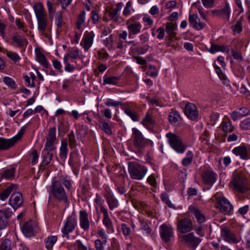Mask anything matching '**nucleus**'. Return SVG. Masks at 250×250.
Here are the masks:
<instances>
[{
	"label": "nucleus",
	"mask_w": 250,
	"mask_h": 250,
	"mask_svg": "<svg viewBox=\"0 0 250 250\" xmlns=\"http://www.w3.org/2000/svg\"><path fill=\"white\" fill-rule=\"evenodd\" d=\"M33 9L37 20L38 29L42 35H44L47 28V19L42 3L36 2Z\"/></svg>",
	"instance_id": "obj_1"
},
{
	"label": "nucleus",
	"mask_w": 250,
	"mask_h": 250,
	"mask_svg": "<svg viewBox=\"0 0 250 250\" xmlns=\"http://www.w3.org/2000/svg\"><path fill=\"white\" fill-rule=\"evenodd\" d=\"M50 188L53 198L58 202H63L65 208L68 207L70 203L68 194L61 185V182L59 181H53Z\"/></svg>",
	"instance_id": "obj_2"
},
{
	"label": "nucleus",
	"mask_w": 250,
	"mask_h": 250,
	"mask_svg": "<svg viewBox=\"0 0 250 250\" xmlns=\"http://www.w3.org/2000/svg\"><path fill=\"white\" fill-rule=\"evenodd\" d=\"M104 200L99 194H96V198L94 199V206L98 214L97 221H98L99 218L98 209H100L101 212L103 213V223L104 225L107 229L113 231V224L111 219L109 218L107 209L104 207Z\"/></svg>",
	"instance_id": "obj_3"
},
{
	"label": "nucleus",
	"mask_w": 250,
	"mask_h": 250,
	"mask_svg": "<svg viewBox=\"0 0 250 250\" xmlns=\"http://www.w3.org/2000/svg\"><path fill=\"white\" fill-rule=\"evenodd\" d=\"M128 172L130 178L134 180H142L147 172V168L135 162L128 163Z\"/></svg>",
	"instance_id": "obj_4"
},
{
	"label": "nucleus",
	"mask_w": 250,
	"mask_h": 250,
	"mask_svg": "<svg viewBox=\"0 0 250 250\" xmlns=\"http://www.w3.org/2000/svg\"><path fill=\"white\" fill-rule=\"evenodd\" d=\"M166 137L168 140V143L170 146L177 152L183 153L187 148L182 143L181 138L175 134L169 132L166 134Z\"/></svg>",
	"instance_id": "obj_5"
},
{
	"label": "nucleus",
	"mask_w": 250,
	"mask_h": 250,
	"mask_svg": "<svg viewBox=\"0 0 250 250\" xmlns=\"http://www.w3.org/2000/svg\"><path fill=\"white\" fill-rule=\"evenodd\" d=\"M216 208L224 214H229L233 209V207L230 202L225 197L215 194Z\"/></svg>",
	"instance_id": "obj_6"
},
{
	"label": "nucleus",
	"mask_w": 250,
	"mask_h": 250,
	"mask_svg": "<svg viewBox=\"0 0 250 250\" xmlns=\"http://www.w3.org/2000/svg\"><path fill=\"white\" fill-rule=\"evenodd\" d=\"M179 239L188 248L191 249H196L201 243L202 239L196 237L193 232H190L184 235H179Z\"/></svg>",
	"instance_id": "obj_7"
},
{
	"label": "nucleus",
	"mask_w": 250,
	"mask_h": 250,
	"mask_svg": "<svg viewBox=\"0 0 250 250\" xmlns=\"http://www.w3.org/2000/svg\"><path fill=\"white\" fill-rule=\"evenodd\" d=\"M77 225V221L76 214H72L71 215L68 216L62 229V232L63 234V237L66 236L67 238L69 239V234L75 229Z\"/></svg>",
	"instance_id": "obj_8"
},
{
	"label": "nucleus",
	"mask_w": 250,
	"mask_h": 250,
	"mask_svg": "<svg viewBox=\"0 0 250 250\" xmlns=\"http://www.w3.org/2000/svg\"><path fill=\"white\" fill-rule=\"evenodd\" d=\"M193 229V222L190 218L180 219L177 224V230L181 234L188 233Z\"/></svg>",
	"instance_id": "obj_9"
},
{
	"label": "nucleus",
	"mask_w": 250,
	"mask_h": 250,
	"mask_svg": "<svg viewBox=\"0 0 250 250\" xmlns=\"http://www.w3.org/2000/svg\"><path fill=\"white\" fill-rule=\"evenodd\" d=\"M132 136L134 146L139 149L144 148L148 142V140L143 137L141 131L136 128L132 129Z\"/></svg>",
	"instance_id": "obj_10"
},
{
	"label": "nucleus",
	"mask_w": 250,
	"mask_h": 250,
	"mask_svg": "<svg viewBox=\"0 0 250 250\" xmlns=\"http://www.w3.org/2000/svg\"><path fill=\"white\" fill-rule=\"evenodd\" d=\"M12 215L13 211L10 208L0 210V229H3L7 227L9 219Z\"/></svg>",
	"instance_id": "obj_11"
},
{
	"label": "nucleus",
	"mask_w": 250,
	"mask_h": 250,
	"mask_svg": "<svg viewBox=\"0 0 250 250\" xmlns=\"http://www.w3.org/2000/svg\"><path fill=\"white\" fill-rule=\"evenodd\" d=\"M37 223L35 221L30 220L25 222L22 227V231L27 237H31L35 235V229Z\"/></svg>",
	"instance_id": "obj_12"
},
{
	"label": "nucleus",
	"mask_w": 250,
	"mask_h": 250,
	"mask_svg": "<svg viewBox=\"0 0 250 250\" xmlns=\"http://www.w3.org/2000/svg\"><path fill=\"white\" fill-rule=\"evenodd\" d=\"M185 114L187 117L192 121L197 120L198 118V111L196 105L190 103H188L185 106Z\"/></svg>",
	"instance_id": "obj_13"
},
{
	"label": "nucleus",
	"mask_w": 250,
	"mask_h": 250,
	"mask_svg": "<svg viewBox=\"0 0 250 250\" xmlns=\"http://www.w3.org/2000/svg\"><path fill=\"white\" fill-rule=\"evenodd\" d=\"M160 232L162 240L167 243L168 242L173 236L172 228L166 224H163L160 226Z\"/></svg>",
	"instance_id": "obj_14"
},
{
	"label": "nucleus",
	"mask_w": 250,
	"mask_h": 250,
	"mask_svg": "<svg viewBox=\"0 0 250 250\" xmlns=\"http://www.w3.org/2000/svg\"><path fill=\"white\" fill-rule=\"evenodd\" d=\"M217 177V174L210 170L205 171L202 175L204 182L209 186H212L215 183Z\"/></svg>",
	"instance_id": "obj_15"
},
{
	"label": "nucleus",
	"mask_w": 250,
	"mask_h": 250,
	"mask_svg": "<svg viewBox=\"0 0 250 250\" xmlns=\"http://www.w3.org/2000/svg\"><path fill=\"white\" fill-rule=\"evenodd\" d=\"M90 221L88 219V214L85 210L80 211V225L84 230H88L90 227Z\"/></svg>",
	"instance_id": "obj_16"
},
{
	"label": "nucleus",
	"mask_w": 250,
	"mask_h": 250,
	"mask_svg": "<svg viewBox=\"0 0 250 250\" xmlns=\"http://www.w3.org/2000/svg\"><path fill=\"white\" fill-rule=\"evenodd\" d=\"M23 200L22 194L19 192L13 193L9 199L10 205L14 208H17L23 204Z\"/></svg>",
	"instance_id": "obj_17"
},
{
	"label": "nucleus",
	"mask_w": 250,
	"mask_h": 250,
	"mask_svg": "<svg viewBox=\"0 0 250 250\" xmlns=\"http://www.w3.org/2000/svg\"><path fill=\"white\" fill-rule=\"evenodd\" d=\"M189 22L190 25L193 28L197 30H201L203 29L205 25V23L201 22L198 18V15L195 14L189 15Z\"/></svg>",
	"instance_id": "obj_18"
},
{
	"label": "nucleus",
	"mask_w": 250,
	"mask_h": 250,
	"mask_svg": "<svg viewBox=\"0 0 250 250\" xmlns=\"http://www.w3.org/2000/svg\"><path fill=\"white\" fill-rule=\"evenodd\" d=\"M232 152L236 156H240V158L243 160H248L250 158L248 151V149L244 146H240L234 147L232 150Z\"/></svg>",
	"instance_id": "obj_19"
},
{
	"label": "nucleus",
	"mask_w": 250,
	"mask_h": 250,
	"mask_svg": "<svg viewBox=\"0 0 250 250\" xmlns=\"http://www.w3.org/2000/svg\"><path fill=\"white\" fill-rule=\"evenodd\" d=\"M221 235L224 240L229 243H236L237 240L234 233L227 227H223L221 229Z\"/></svg>",
	"instance_id": "obj_20"
},
{
	"label": "nucleus",
	"mask_w": 250,
	"mask_h": 250,
	"mask_svg": "<svg viewBox=\"0 0 250 250\" xmlns=\"http://www.w3.org/2000/svg\"><path fill=\"white\" fill-rule=\"evenodd\" d=\"M232 184L235 189L238 191L245 192L247 190L244 180L240 176H236L233 179Z\"/></svg>",
	"instance_id": "obj_21"
},
{
	"label": "nucleus",
	"mask_w": 250,
	"mask_h": 250,
	"mask_svg": "<svg viewBox=\"0 0 250 250\" xmlns=\"http://www.w3.org/2000/svg\"><path fill=\"white\" fill-rule=\"evenodd\" d=\"M127 29L129 32V37L131 38V36L133 35L139 34L141 32L142 29V25L139 22H136L133 23H128Z\"/></svg>",
	"instance_id": "obj_22"
},
{
	"label": "nucleus",
	"mask_w": 250,
	"mask_h": 250,
	"mask_svg": "<svg viewBox=\"0 0 250 250\" xmlns=\"http://www.w3.org/2000/svg\"><path fill=\"white\" fill-rule=\"evenodd\" d=\"M35 54L36 60L38 61V62L43 67L47 68L48 66V62L47 60L41 50V48H35Z\"/></svg>",
	"instance_id": "obj_23"
},
{
	"label": "nucleus",
	"mask_w": 250,
	"mask_h": 250,
	"mask_svg": "<svg viewBox=\"0 0 250 250\" xmlns=\"http://www.w3.org/2000/svg\"><path fill=\"white\" fill-rule=\"evenodd\" d=\"M94 34L93 32H86L83 35L81 45H84V47H90L93 41Z\"/></svg>",
	"instance_id": "obj_24"
},
{
	"label": "nucleus",
	"mask_w": 250,
	"mask_h": 250,
	"mask_svg": "<svg viewBox=\"0 0 250 250\" xmlns=\"http://www.w3.org/2000/svg\"><path fill=\"white\" fill-rule=\"evenodd\" d=\"M42 162L40 164V167H45L48 166L52 160L53 153L46 150L42 151Z\"/></svg>",
	"instance_id": "obj_25"
},
{
	"label": "nucleus",
	"mask_w": 250,
	"mask_h": 250,
	"mask_svg": "<svg viewBox=\"0 0 250 250\" xmlns=\"http://www.w3.org/2000/svg\"><path fill=\"white\" fill-rule=\"evenodd\" d=\"M141 124L148 130H151L152 126L155 124V122L152 119V116L148 113H146L145 117L141 122Z\"/></svg>",
	"instance_id": "obj_26"
},
{
	"label": "nucleus",
	"mask_w": 250,
	"mask_h": 250,
	"mask_svg": "<svg viewBox=\"0 0 250 250\" xmlns=\"http://www.w3.org/2000/svg\"><path fill=\"white\" fill-rule=\"evenodd\" d=\"M60 151V157L63 161H65L67 157L68 152V143L66 139H63L62 140Z\"/></svg>",
	"instance_id": "obj_27"
},
{
	"label": "nucleus",
	"mask_w": 250,
	"mask_h": 250,
	"mask_svg": "<svg viewBox=\"0 0 250 250\" xmlns=\"http://www.w3.org/2000/svg\"><path fill=\"white\" fill-rule=\"evenodd\" d=\"M220 12L219 17L229 21L230 14V9L229 4L227 1H225L224 7L220 9Z\"/></svg>",
	"instance_id": "obj_28"
},
{
	"label": "nucleus",
	"mask_w": 250,
	"mask_h": 250,
	"mask_svg": "<svg viewBox=\"0 0 250 250\" xmlns=\"http://www.w3.org/2000/svg\"><path fill=\"white\" fill-rule=\"evenodd\" d=\"M16 186L14 184H11L8 186L4 190L0 192V199L2 201L5 200L8 197L10 193L14 190H16Z\"/></svg>",
	"instance_id": "obj_29"
},
{
	"label": "nucleus",
	"mask_w": 250,
	"mask_h": 250,
	"mask_svg": "<svg viewBox=\"0 0 250 250\" xmlns=\"http://www.w3.org/2000/svg\"><path fill=\"white\" fill-rule=\"evenodd\" d=\"M105 198L109 208L110 210H113L118 207L119 203L118 200L110 194H107L105 196Z\"/></svg>",
	"instance_id": "obj_30"
},
{
	"label": "nucleus",
	"mask_w": 250,
	"mask_h": 250,
	"mask_svg": "<svg viewBox=\"0 0 250 250\" xmlns=\"http://www.w3.org/2000/svg\"><path fill=\"white\" fill-rule=\"evenodd\" d=\"M14 146V141L11 139H8L0 137V150H5Z\"/></svg>",
	"instance_id": "obj_31"
},
{
	"label": "nucleus",
	"mask_w": 250,
	"mask_h": 250,
	"mask_svg": "<svg viewBox=\"0 0 250 250\" xmlns=\"http://www.w3.org/2000/svg\"><path fill=\"white\" fill-rule=\"evenodd\" d=\"M57 240V237L53 235L49 236L45 238L44 240L45 248L48 250H51Z\"/></svg>",
	"instance_id": "obj_32"
},
{
	"label": "nucleus",
	"mask_w": 250,
	"mask_h": 250,
	"mask_svg": "<svg viewBox=\"0 0 250 250\" xmlns=\"http://www.w3.org/2000/svg\"><path fill=\"white\" fill-rule=\"evenodd\" d=\"M190 210L191 212L195 216L198 223L201 224L205 222V216L199 210L194 207L190 208Z\"/></svg>",
	"instance_id": "obj_33"
},
{
	"label": "nucleus",
	"mask_w": 250,
	"mask_h": 250,
	"mask_svg": "<svg viewBox=\"0 0 250 250\" xmlns=\"http://www.w3.org/2000/svg\"><path fill=\"white\" fill-rule=\"evenodd\" d=\"M12 40L13 42H16L18 46L20 47L27 46L28 44V42L26 39L23 38L17 34H15L13 35L12 37Z\"/></svg>",
	"instance_id": "obj_34"
},
{
	"label": "nucleus",
	"mask_w": 250,
	"mask_h": 250,
	"mask_svg": "<svg viewBox=\"0 0 250 250\" xmlns=\"http://www.w3.org/2000/svg\"><path fill=\"white\" fill-rule=\"evenodd\" d=\"M176 23H174L172 22H168L166 24V30L167 33L171 39L174 38L176 36V33L174 32V30L176 29Z\"/></svg>",
	"instance_id": "obj_35"
},
{
	"label": "nucleus",
	"mask_w": 250,
	"mask_h": 250,
	"mask_svg": "<svg viewBox=\"0 0 250 250\" xmlns=\"http://www.w3.org/2000/svg\"><path fill=\"white\" fill-rule=\"evenodd\" d=\"M122 108L125 113L129 116L133 121L136 122L138 121L139 117L138 114L135 112L132 111L128 105L124 104Z\"/></svg>",
	"instance_id": "obj_36"
},
{
	"label": "nucleus",
	"mask_w": 250,
	"mask_h": 250,
	"mask_svg": "<svg viewBox=\"0 0 250 250\" xmlns=\"http://www.w3.org/2000/svg\"><path fill=\"white\" fill-rule=\"evenodd\" d=\"M14 244L9 239H4L0 244V250H12Z\"/></svg>",
	"instance_id": "obj_37"
},
{
	"label": "nucleus",
	"mask_w": 250,
	"mask_h": 250,
	"mask_svg": "<svg viewBox=\"0 0 250 250\" xmlns=\"http://www.w3.org/2000/svg\"><path fill=\"white\" fill-rule=\"evenodd\" d=\"M193 154L191 151H188L186 153V157L183 159L182 164L187 167L190 165L193 161Z\"/></svg>",
	"instance_id": "obj_38"
},
{
	"label": "nucleus",
	"mask_w": 250,
	"mask_h": 250,
	"mask_svg": "<svg viewBox=\"0 0 250 250\" xmlns=\"http://www.w3.org/2000/svg\"><path fill=\"white\" fill-rule=\"evenodd\" d=\"M15 171L16 169L14 167L5 169L1 172V177L6 179H11L14 177Z\"/></svg>",
	"instance_id": "obj_39"
},
{
	"label": "nucleus",
	"mask_w": 250,
	"mask_h": 250,
	"mask_svg": "<svg viewBox=\"0 0 250 250\" xmlns=\"http://www.w3.org/2000/svg\"><path fill=\"white\" fill-rule=\"evenodd\" d=\"M228 49L229 50L227 53H229L230 52V54L231 56L233 57L234 59L239 60V61H242L243 58L241 55V52L240 51L239 49H238L237 48H232L231 49H229V48H228Z\"/></svg>",
	"instance_id": "obj_40"
},
{
	"label": "nucleus",
	"mask_w": 250,
	"mask_h": 250,
	"mask_svg": "<svg viewBox=\"0 0 250 250\" xmlns=\"http://www.w3.org/2000/svg\"><path fill=\"white\" fill-rule=\"evenodd\" d=\"M168 118L170 123L172 124H175L181 120L180 114L176 111L170 112Z\"/></svg>",
	"instance_id": "obj_41"
},
{
	"label": "nucleus",
	"mask_w": 250,
	"mask_h": 250,
	"mask_svg": "<svg viewBox=\"0 0 250 250\" xmlns=\"http://www.w3.org/2000/svg\"><path fill=\"white\" fill-rule=\"evenodd\" d=\"M221 127L225 133H229L234 130V126L229 121L226 122H223L221 125Z\"/></svg>",
	"instance_id": "obj_42"
},
{
	"label": "nucleus",
	"mask_w": 250,
	"mask_h": 250,
	"mask_svg": "<svg viewBox=\"0 0 250 250\" xmlns=\"http://www.w3.org/2000/svg\"><path fill=\"white\" fill-rule=\"evenodd\" d=\"M243 21V18L241 17L238 21H237L236 24L232 25L231 27L232 30L234 33H239L242 30V21Z\"/></svg>",
	"instance_id": "obj_43"
},
{
	"label": "nucleus",
	"mask_w": 250,
	"mask_h": 250,
	"mask_svg": "<svg viewBox=\"0 0 250 250\" xmlns=\"http://www.w3.org/2000/svg\"><path fill=\"white\" fill-rule=\"evenodd\" d=\"M120 79V77H105L104 79V84H116L119 80Z\"/></svg>",
	"instance_id": "obj_44"
},
{
	"label": "nucleus",
	"mask_w": 250,
	"mask_h": 250,
	"mask_svg": "<svg viewBox=\"0 0 250 250\" xmlns=\"http://www.w3.org/2000/svg\"><path fill=\"white\" fill-rule=\"evenodd\" d=\"M108 15L110 20L114 22H119L120 17L118 15V12L115 10L113 7L111 8L110 10L108 11Z\"/></svg>",
	"instance_id": "obj_45"
},
{
	"label": "nucleus",
	"mask_w": 250,
	"mask_h": 250,
	"mask_svg": "<svg viewBox=\"0 0 250 250\" xmlns=\"http://www.w3.org/2000/svg\"><path fill=\"white\" fill-rule=\"evenodd\" d=\"M68 139L69 142V146L71 149H73L76 146V140L74 132L73 130L68 135Z\"/></svg>",
	"instance_id": "obj_46"
},
{
	"label": "nucleus",
	"mask_w": 250,
	"mask_h": 250,
	"mask_svg": "<svg viewBox=\"0 0 250 250\" xmlns=\"http://www.w3.org/2000/svg\"><path fill=\"white\" fill-rule=\"evenodd\" d=\"M3 82L9 87L13 89H16L17 85L15 81L9 77L5 76L3 78Z\"/></svg>",
	"instance_id": "obj_47"
},
{
	"label": "nucleus",
	"mask_w": 250,
	"mask_h": 250,
	"mask_svg": "<svg viewBox=\"0 0 250 250\" xmlns=\"http://www.w3.org/2000/svg\"><path fill=\"white\" fill-rule=\"evenodd\" d=\"M64 57H66L67 59L68 60L70 58L75 59L79 57V50L78 49H71L64 55Z\"/></svg>",
	"instance_id": "obj_48"
},
{
	"label": "nucleus",
	"mask_w": 250,
	"mask_h": 250,
	"mask_svg": "<svg viewBox=\"0 0 250 250\" xmlns=\"http://www.w3.org/2000/svg\"><path fill=\"white\" fill-rule=\"evenodd\" d=\"M59 181L61 182V185L63 184L68 190H69L72 188V182L69 177L67 176L64 177Z\"/></svg>",
	"instance_id": "obj_49"
},
{
	"label": "nucleus",
	"mask_w": 250,
	"mask_h": 250,
	"mask_svg": "<svg viewBox=\"0 0 250 250\" xmlns=\"http://www.w3.org/2000/svg\"><path fill=\"white\" fill-rule=\"evenodd\" d=\"M85 11H83L78 17L77 22V28L79 30H81L82 29V25L85 21Z\"/></svg>",
	"instance_id": "obj_50"
},
{
	"label": "nucleus",
	"mask_w": 250,
	"mask_h": 250,
	"mask_svg": "<svg viewBox=\"0 0 250 250\" xmlns=\"http://www.w3.org/2000/svg\"><path fill=\"white\" fill-rule=\"evenodd\" d=\"M99 127L107 135H110L112 134V131L111 130L110 127L107 122H101L99 125Z\"/></svg>",
	"instance_id": "obj_51"
},
{
	"label": "nucleus",
	"mask_w": 250,
	"mask_h": 250,
	"mask_svg": "<svg viewBox=\"0 0 250 250\" xmlns=\"http://www.w3.org/2000/svg\"><path fill=\"white\" fill-rule=\"evenodd\" d=\"M107 243L106 240L97 239L95 241V248L96 250H104V246Z\"/></svg>",
	"instance_id": "obj_52"
},
{
	"label": "nucleus",
	"mask_w": 250,
	"mask_h": 250,
	"mask_svg": "<svg viewBox=\"0 0 250 250\" xmlns=\"http://www.w3.org/2000/svg\"><path fill=\"white\" fill-rule=\"evenodd\" d=\"M46 140L52 142H55L56 140V128L55 127L50 128Z\"/></svg>",
	"instance_id": "obj_53"
},
{
	"label": "nucleus",
	"mask_w": 250,
	"mask_h": 250,
	"mask_svg": "<svg viewBox=\"0 0 250 250\" xmlns=\"http://www.w3.org/2000/svg\"><path fill=\"white\" fill-rule=\"evenodd\" d=\"M147 51V48H131V53L133 56L139 55L146 53Z\"/></svg>",
	"instance_id": "obj_54"
},
{
	"label": "nucleus",
	"mask_w": 250,
	"mask_h": 250,
	"mask_svg": "<svg viewBox=\"0 0 250 250\" xmlns=\"http://www.w3.org/2000/svg\"><path fill=\"white\" fill-rule=\"evenodd\" d=\"M63 63L65 64L64 70L65 71L72 72L75 69V66L69 63V60L67 59L66 57H63Z\"/></svg>",
	"instance_id": "obj_55"
},
{
	"label": "nucleus",
	"mask_w": 250,
	"mask_h": 250,
	"mask_svg": "<svg viewBox=\"0 0 250 250\" xmlns=\"http://www.w3.org/2000/svg\"><path fill=\"white\" fill-rule=\"evenodd\" d=\"M54 142H55L46 140L44 148L42 150H46V151L52 152V151L54 150L56 148L54 145Z\"/></svg>",
	"instance_id": "obj_56"
},
{
	"label": "nucleus",
	"mask_w": 250,
	"mask_h": 250,
	"mask_svg": "<svg viewBox=\"0 0 250 250\" xmlns=\"http://www.w3.org/2000/svg\"><path fill=\"white\" fill-rule=\"evenodd\" d=\"M62 13L58 11L56 13V24L59 28H61L63 24Z\"/></svg>",
	"instance_id": "obj_57"
},
{
	"label": "nucleus",
	"mask_w": 250,
	"mask_h": 250,
	"mask_svg": "<svg viewBox=\"0 0 250 250\" xmlns=\"http://www.w3.org/2000/svg\"><path fill=\"white\" fill-rule=\"evenodd\" d=\"M121 229L123 234L125 236H128L131 233V229L128 225L126 224L123 223L121 225Z\"/></svg>",
	"instance_id": "obj_58"
},
{
	"label": "nucleus",
	"mask_w": 250,
	"mask_h": 250,
	"mask_svg": "<svg viewBox=\"0 0 250 250\" xmlns=\"http://www.w3.org/2000/svg\"><path fill=\"white\" fill-rule=\"evenodd\" d=\"M104 104L106 106H111L113 107H117L119 105H121L123 104V103L120 101H115L110 99H107ZM124 104H123V105Z\"/></svg>",
	"instance_id": "obj_59"
},
{
	"label": "nucleus",
	"mask_w": 250,
	"mask_h": 250,
	"mask_svg": "<svg viewBox=\"0 0 250 250\" xmlns=\"http://www.w3.org/2000/svg\"><path fill=\"white\" fill-rule=\"evenodd\" d=\"M25 130V129L24 126L22 127L20 130L19 131V132H18V133L14 137L11 139V140H12L13 142L14 141V145L18 140L21 139L23 133H24Z\"/></svg>",
	"instance_id": "obj_60"
},
{
	"label": "nucleus",
	"mask_w": 250,
	"mask_h": 250,
	"mask_svg": "<svg viewBox=\"0 0 250 250\" xmlns=\"http://www.w3.org/2000/svg\"><path fill=\"white\" fill-rule=\"evenodd\" d=\"M241 128L243 130L250 129V118H247L243 120L240 125Z\"/></svg>",
	"instance_id": "obj_61"
},
{
	"label": "nucleus",
	"mask_w": 250,
	"mask_h": 250,
	"mask_svg": "<svg viewBox=\"0 0 250 250\" xmlns=\"http://www.w3.org/2000/svg\"><path fill=\"white\" fill-rule=\"evenodd\" d=\"M132 3L129 1L126 3V5L124 9L123 14L125 16H128L130 14Z\"/></svg>",
	"instance_id": "obj_62"
},
{
	"label": "nucleus",
	"mask_w": 250,
	"mask_h": 250,
	"mask_svg": "<svg viewBox=\"0 0 250 250\" xmlns=\"http://www.w3.org/2000/svg\"><path fill=\"white\" fill-rule=\"evenodd\" d=\"M98 58L102 61L106 60L109 57L108 54L104 49L98 52Z\"/></svg>",
	"instance_id": "obj_63"
},
{
	"label": "nucleus",
	"mask_w": 250,
	"mask_h": 250,
	"mask_svg": "<svg viewBox=\"0 0 250 250\" xmlns=\"http://www.w3.org/2000/svg\"><path fill=\"white\" fill-rule=\"evenodd\" d=\"M74 246L75 247L76 250H87V247L84 246L79 240H77L75 242Z\"/></svg>",
	"instance_id": "obj_64"
}]
</instances>
